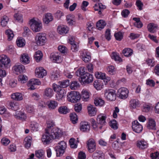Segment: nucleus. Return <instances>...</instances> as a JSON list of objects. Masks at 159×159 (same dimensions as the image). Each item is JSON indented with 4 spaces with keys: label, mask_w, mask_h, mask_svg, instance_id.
I'll return each instance as SVG.
<instances>
[{
    "label": "nucleus",
    "mask_w": 159,
    "mask_h": 159,
    "mask_svg": "<svg viewBox=\"0 0 159 159\" xmlns=\"http://www.w3.org/2000/svg\"><path fill=\"white\" fill-rule=\"evenodd\" d=\"M55 124L53 121H49L47 128L45 129V133L42 135V140L44 144L49 143L54 139H58L62 134L60 129L54 127Z\"/></svg>",
    "instance_id": "f257e3e1"
},
{
    "label": "nucleus",
    "mask_w": 159,
    "mask_h": 159,
    "mask_svg": "<svg viewBox=\"0 0 159 159\" xmlns=\"http://www.w3.org/2000/svg\"><path fill=\"white\" fill-rule=\"evenodd\" d=\"M66 143L62 141L58 143V145L55 147V149L56 152L57 156L60 157L63 155L66 148Z\"/></svg>",
    "instance_id": "f03ea898"
},
{
    "label": "nucleus",
    "mask_w": 159,
    "mask_h": 159,
    "mask_svg": "<svg viewBox=\"0 0 159 159\" xmlns=\"http://www.w3.org/2000/svg\"><path fill=\"white\" fill-rule=\"evenodd\" d=\"M104 96L107 100L110 101H114L116 99V91L113 89H106L104 91Z\"/></svg>",
    "instance_id": "7ed1b4c3"
},
{
    "label": "nucleus",
    "mask_w": 159,
    "mask_h": 159,
    "mask_svg": "<svg viewBox=\"0 0 159 159\" xmlns=\"http://www.w3.org/2000/svg\"><path fill=\"white\" fill-rule=\"evenodd\" d=\"M80 95L78 92L73 91L69 93L67 95V100L71 102H78L80 99Z\"/></svg>",
    "instance_id": "20e7f679"
},
{
    "label": "nucleus",
    "mask_w": 159,
    "mask_h": 159,
    "mask_svg": "<svg viewBox=\"0 0 159 159\" xmlns=\"http://www.w3.org/2000/svg\"><path fill=\"white\" fill-rule=\"evenodd\" d=\"M31 29L35 32L40 31L42 28V24L40 21H37L34 19H32L29 22Z\"/></svg>",
    "instance_id": "39448f33"
},
{
    "label": "nucleus",
    "mask_w": 159,
    "mask_h": 159,
    "mask_svg": "<svg viewBox=\"0 0 159 159\" xmlns=\"http://www.w3.org/2000/svg\"><path fill=\"white\" fill-rule=\"evenodd\" d=\"M35 40L37 45H43L45 44L46 40L45 34L42 33H38L35 37Z\"/></svg>",
    "instance_id": "423d86ee"
},
{
    "label": "nucleus",
    "mask_w": 159,
    "mask_h": 159,
    "mask_svg": "<svg viewBox=\"0 0 159 159\" xmlns=\"http://www.w3.org/2000/svg\"><path fill=\"white\" fill-rule=\"evenodd\" d=\"M10 62V59L6 55H2L0 56V67L8 68Z\"/></svg>",
    "instance_id": "0eeeda50"
},
{
    "label": "nucleus",
    "mask_w": 159,
    "mask_h": 159,
    "mask_svg": "<svg viewBox=\"0 0 159 159\" xmlns=\"http://www.w3.org/2000/svg\"><path fill=\"white\" fill-rule=\"evenodd\" d=\"M132 124V127L133 131L138 133L141 132L143 129V126L139 123L137 120L134 121Z\"/></svg>",
    "instance_id": "6e6552de"
},
{
    "label": "nucleus",
    "mask_w": 159,
    "mask_h": 159,
    "mask_svg": "<svg viewBox=\"0 0 159 159\" xmlns=\"http://www.w3.org/2000/svg\"><path fill=\"white\" fill-rule=\"evenodd\" d=\"M118 93L120 98L125 99L128 97L129 91L125 88H121L118 89Z\"/></svg>",
    "instance_id": "1a4fd4ad"
},
{
    "label": "nucleus",
    "mask_w": 159,
    "mask_h": 159,
    "mask_svg": "<svg viewBox=\"0 0 159 159\" xmlns=\"http://www.w3.org/2000/svg\"><path fill=\"white\" fill-rule=\"evenodd\" d=\"M49 58L51 61L54 62L59 63L61 62L62 61L61 55L58 53H51Z\"/></svg>",
    "instance_id": "9d476101"
},
{
    "label": "nucleus",
    "mask_w": 159,
    "mask_h": 159,
    "mask_svg": "<svg viewBox=\"0 0 159 159\" xmlns=\"http://www.w3.org/2000/svg\"><path fill=\"white\" fill-rule=\"evenodd\" d=\"M35 75L38 77L42 78L47 75V72L42 67L36 68L35 70Z\"/></svg>",
    "instance_id": "9b49d317"
},
{
    "label": "nucleus",
    "mask_w": 159,
    "mask_h": 159,
    "mask_svg": "<svg viewBox=\"0 0 159 159\" xmlns=\"http://www.w3.org/2000/svg\"><path fill=\"white\" fill-rule=\"evenodd\" d=\"M140 105V102L137 99H132L129 102V107L131 109L136 108L139 107Z\"/></svg>",
    "instance_id": "f8f14e48"
},
{
    "label": "nucleus",
    "mask_w": 159,
    "mask_h": 159,
    "mask_svg": "<svg viewBox=\"0 0 159 159\" xmlns=\"http://www.w3.org/2000/svg\"><path fill=\"white\" fill-rule=\"evenodd\" d=\"M79 80L82 85L89 84V74L86 73L85 75L79 78Z\"/></svg>",
    "instance_id": "ddd939ff"
},
{
    "label": "nucleus",
    "mask_w": 159,
    "mask_h": 159,
    "mask_svg": "<svg viewBox=\"0 0 159 159\" xmlns=\"http://www.w3.org/2000/svg\"><path fill=\"white\" fill-rule=\"evenodd\" d=\"M66 95V92L64 89H61L58 91L56 95V100L61 101L65 98Z\"/></svg>",
    "instance_id": "4468645a"
},
{
    "label": "nucleus",
    "mask_w": 159,
    "mask_h": 159,
    "mask_svg": "<svg viewBox=\"0 0 159 159\" xmlns=\"http://www.w3.org/2000/svg\"><path fill=\"white\" fill-rule=\"evenodd\" d=\"M93 159H105V154L101 151L97 150L92 155Z\"/></svg>",
    "instance_id": "2eb2a0df"
},
{
    "label": "nucleus",
    "mask_w": 159,
    "mask_h": 159,
    "mask_svg": "<svg viewBox=\"0 0 159 159\" xmlns=\"http://www.w3.org/2000/svg\"><path fill=\"white\" fill-rule=\"evenodd\" d=\"M94 10L98 11V13L101 15L102 14V11L106 8V6L101 3H96L93 6Z\"/></svg>",
    "instance_id": "dca6fc26"
},
{
    "label": "nucleus",
    "mask_w": 159,
    "mask_h": 159,
    "mask_svg": "<svg viewBox=\"0 0 159 159\" xmlns=\"http://www.w3.org/2000/svg\"><path fill=\"white\" fill-rule=\"evenodd\" d=\"M95 95L93 96L94 99V103L96 106H102L105 104V102L102 98L98 97H95Z\"/></svg>",
    "instance_id": "f3484780"
},
{
    "label": "nucleus",
    "mask_w": 159,
    "mask_h": 159,
    "mask_svg": "<svg viewBox=\"0 0 159 159\" xmlns=\"http://www.w3.org/2000/svg\"><path fill=\"white\" fill-rule=\"evenodd\" d=\"M156 124L155 120L151 118L148 119V122L147 124V128L149 130H155Z\"/></svg>",
    "instance_id": "a211bd4d"
},
{
    "label": "nucleus",
    "mask_w": 159,
    "mask_h": 159,
    "mask_svg": "<svg viewBox=\"0 0 159 159\" xmlns=\"http://www.w3.org/2000/svg\"><path fill=\"white\" fill-rule=\"evenodd\" d=\"M89 125L88 122H81L80 124V129L83 132H88L89 130Z\"/></svg>",
    "instance_id": "6ab92c4d"
},
{
    "label": "nucleus",
    "mask_w": 159,
    "mask_h": 159,
    "mask_svg": "<svg viewBox=\"0 0 159 159\" xmlns=\"http://www.w3.org/2000/svg\"><path fill=\"white\" fill-rule=\"evenodd\" d=\"M80 57L82 60L85 63H88L89 60V53L87 52L86 51H84L80 52Z\"/></svg>",
    "instance_id": "aec40b11"
},
{
    "label": "nucleus",
    "mask_w": 159,
    "mask_h": 159,
    "mask_svg": "<svg viewBox=\"0 0 159 159\" xmlns=\"http://www.w3.org/2000/svg\"><path fill=\"white\" fill-rule=\"evenodd\" d=\"M13 69L15 71L19 73H23L25 71V66L21 64L16 65L14 66Z\"/></svg>",
    "instance_id": "412c9836"
},
{
    "label": "nucleus",
    "mask_w": 159,
    "mask_h": 159,
    "mask_svg": "<svg viewBox=\"0 0 159 159\" xmlns=\"http://www.w3.org/2000/svg\"><path fill=\"white\" fill-rule=\"evenodd\" d=\"M53 19V17L52 14L50 13H47L45 15L43 20L45 24H48L50 22L52 21Z\"/></svg>",
    "instance_id": "4be33fe9"
},
{
    "label": "nucleus",
    "mask_w": 159,
    "mask_h": 159,
    "mask_svg": "<svg viewBox=\"0 0 159 159\" xmlns=\"http://www.w3.org/2000/svg\"><path fill=\"white\" fill-rule=\"evenodd\" d=\"M69 30V28L65 26H59L57 28L58 32L60 34H64L67 33Z\"/></svg>",
    "instance_id": "5701e85b"
},
{
    "label": "nucleus",
    "mask_w": 159,
    "mask_h": 159,
    "mask_svg": "<svg viewBox=\"0 0 159 159\" xmlns=\"http://www.w3.org/2000/svg\"><path fill=\"white\" fill-rule=\"evenodd\" d=\"M82 98L84 101L89 100V91L86 89H83L81 93Z\"/></svg>",
    "instance_id": "b1692460"
},
{
    "label": "nucleus",
    "mask_w": 159,
    "mask_h": 159,
    "mask_svg": "<svg viewBox=\"0 0 159 159\" xmlns=\"http://www.w3.org/2000/svg\"><path fill=\"white\" fill-rule=\"evenodd\" d=\"M19 104L18 103L13 102H10L8 105L9 108L14 111H16L19 109Z\"/></svg>",
    "instance_id": "393cba45"
},
{
    "label": "nucleus",
    "mask_w": 159,
    "mask_h": 159,
    "mask_svg": "<svg viewBox=\"0 0 159 159\" xmlns=\"http://www.w3.org/2000/svg\"><path fill=\"white\" fill-rule=\"evenodd\" d=\"M137 146L140 149H144L148 147V144L146 141L141 140L138 141Z\"/></svg>",
    "instance_id": "a878e982"
},
{
    "label": "nucleus",
    "mask_w": 159,
    "mask_h": 159,
    "mask_svg": "<svg viewBox=\"0 0 159 159\" xmlns=\"http://www.w3.org/2000/svg\"><path fill=\"white\" fill-rule=\"evenodd\" d=\"M97 118L99 124L103 125H104L106 123L107 116L104 114H101L98 116Z\"/></svg>",
    "instance_id": "bb28decb"
},
{
    "label": "nucleus",
    "mask_w": 159,
    "mask_h": 159,
    "mask_svg": "<svg viewBox=\"0 0 159 159\" xmlns=\"http://www.w3.org/2000/svg\"><path fill=\"white\" fill-rule=\"evenodd\" d=\"M86 69L84 67H81L79 68L76 72L75 74L78 76H81L86 74V73H88L86 71Z\"/></svg>",
    "instance_id": "cd10ccee"
},
{
    "label": "nucleus",
    "mask_w": 159,
    "mask_h": 159,
    "mask_svg": "<svg viewBox=\"0 0 159 159\" xmlns=\"http://www.w3.org/2000/svg\"><path fill=\"white\" fill-rule=\"evenodd\" d=\"M11 98L17 101H20L23 99L22 94L19 93H16L11 95Z\"/></svg>",
    "instance_id": "c85d7f7f"
},
{
    "label": "nucleus",
    "mask_w": 159,
    "mask_h": 159,
    "mask_svg": "<svg viewBox=\"0 0 159 159\" xmlns=\"http://www.w3.org/2000/svg\"><path fill=\"white\" fill-rule=\"evenodd\" d=\"M48 106L50 110H53L58 106V103L53 100H51L48 102Z\"/></svg>",
    "instance_id": "c756f323"
},
{
    "label": "nucleus",
    "mask_w": 159,
    "mask_h": 159,
    "mask_svg": "<svg viewBox=\"0 0 159 159\" xmlns=\"http://www.w3.org/2000/svg\"><path fill=\"white\" fill-rule=\"evenodd\" d=\"M32 138L30 136L26 137L25 139V146L27 148H29L31 145Z\"/></svg>",
    "instance_id": "7c9ffc66"
},
{
    "label": "nucleus",
    "mask_w": 159,
    "mask_h": 159,
    "mask_svg": "<svg viewBox=\"0 0 159 159\" xmlns=\"http://www.w3.org/2000/svg\"><path fill=\"white\" fill-rule=\"evenodd\" d=\"M123 54L126 57H130L133 54L132 50L129 48H125L122 51Z\"/></svg>",
    "instance_id": "2f4dec72"
},
{
    "label": "nucleus",
    "mask_w": 159,
    "mask_h": 159,
    "mask_svg": "<svg viewBox=\"0 0 159 159\" xmlns=\"http://www.w3.org/2000/svg\"><path fill=\"white\" fill-rule=\"evenodd\" d=\"M105 21L102 20H99L96 23V26L99 30H101L103 29L106 25Z\"/></svg>",
    "instance_id": "473e14b6"
},
{
    "label": "nucleus",
    "mask_w": 159,
    "mask_h": 159,
    "mask_svg": "<svg viewBox=\"0 0 159 159\" xmlns=\"http://www.w3.org/2000/svg\"><path fill=\"white\" fill-rule=\"evenodd\" d=\"M20 60L24 64H27L30 62L29 57L26 54L24 53L22 55Z\"/></svg>",
    "instance_id": "72a5a7b5"
},
{
    "label": "nucleus",
    "mask_w": 159,
    "mask_h": 159,
    "mask_svg": "<svg viewBox=\"0 0 159 159\" xmlns=\"http://www.w3.org/2000/svg\"><path fill=\"white\" fill-rule=\"evenodd\" d=\"M157 27V25L152 23L149 24L147 26L148 30L151 33L155 32Z\"/></svg>",
    "instance_id": "f704fd0d"
},
{
    "label": "nucleus",
    "mask_w": 159,
    "mask_h": 159,
    "mask_svg": "<svg viewBox=\"0 0 159 159\" xmlns=\"http://www.w3.org/2000/svg\"><path fill=\"white\" fill-rule=\"evenodd\" d=\"M53 95V91L50 88H48L45 89L44 95L49 98L51 97Z\"/></svg>",
    "instance_id": "c9c22d12"
},
{
    "label": "nucleus",
    "mask_w": 159,
    "mask_h": 159,
    "mask_svg": "<svg viewBox=\"0 0 159 159\" xmlns=\"http://www.w3.org/2000/svg\"><path fill=\"white\" fill-rule=\"evenodd\" d=\"M67 23L70 25H72L75 24V20L74 15H68L66 17Z\"/></svg>",
    "instance_id": "e433bc0d"
},
{
    "label": "nucleus",
    "mask_w": 159,
    "mask_h": 159,
    "mask_svg": "<svg viewBox=\"0 0 159 159\" xmlns=\"http://www.w3.org/2000/svg\"><path fill=\"white\" fill-rule=\"evenodd\" d=\"M80 87L79 83L76 81L71 82L70 85V88L72 90H76Z\"/></svg>",
    "instance_id": "4c0bfd02"
},
{
    "label": "nucleus",
    "mask_w": 159,
    "mask_h": 159,
    "mask_svg": "<svg viewBox=\"0 0 159 159\" xmlns=\"http://www.w3.org/2000/svg\"><path fill=\"white\" fill-rule=\"evenodd\" d=\"M15 116L17 119H20L22 120H25L26 118L25 114L21 111L17 112L16 113Z\"/></svg>",
    "instance_id": "58836bf2"
},
{
    "label": "nucleus",
    "mask_w": 159,
    "mask_h": 159,
    "mask_svg": "<svg viewBox=\"0 0 159 159\" xmlns=\"http://www.w3.org/2000/svg\"><path fill=\"white\" fill-rule=\"evenodd\" d=\"M34 57L35 60L38 62L42 59L43 54L41 51L39 50L36 52Z\"/></svg>",
    "instance_id": "ea45409f"
},
{
    "label": "nucleus",
    "mask_w": 159,
    "mask_h": 159,
    "mask_svg": "<svg viewBox=\"0 0 159 159\" xmlns=\"http://www.w3.org/2000/svg\"><path fill=\"white\" fill-rule=\"evenodd\" d=\"M58 111L60 114H65L69 112V110L66 106H61L58 108Z\"/></svg>",
    "instance_id": "a19ab883"
},
{
    "label": "nucleus",
    "mask_w": 159,
    "mask_h": 159,
    "mask_svg": "<svg viewBox=\"0 0 159 159\" xmlns=\"http://www.w3.org/2000/svg\"><path fill=\"white\" fill-rule=\"evenodd\" d=\"M96 149V143L93 139H90V152H93Z\"/></svg>",
    "instance_id": "79ce46f5"
},
{
    "label": "nucleus",
    "mask_w": 159,
    "mask_h": 159,
    "mask_svg": "<svg viewBox=\"0 0 159 159\" xmlns=\"http://www.w3.org/2000/svg\"><path fill=\"white\" fill-rule=\"evenodd\" d=\"M51 75L52 79L56 80L60 76L59 72L57 70H53L51 72Z\"/></svg>",
    "instance_id": "37998d69"
},
{
    "label": "nucleus",
    "mask_w": 159,
    "mask_h": 159,
    "mask_svg": "<svg viewBox=\"0 0 159 159\" xmlns=\"http://www.w3.org/2000/svg\"><path fill=\"white\" fill-rule=\"evenodd\" d=\"M35 156L39 158L43 159L44 157V153L42 150H39L35 152Z\"/></svg>",
    "instance_id": "c03bdc74"
},
{
    "label": "nucleus",
    "mask_w": 159,
    "mask_h": 159,
    "mask_svg": "<svg viewBox=\"0 0 159 159\" xmlns=\"http://www.w3.org/2000/svg\"><path fill=\"white\" fill-rule=\"evenodd\" d=\"M111 57L112 59L116 61H118L119 62L122 61V59L116 52H112Z\"/></svg>",
    "instance_id": "a18cd8bd"
},
{
    "label": "nucleus",
    "mask_w": 159,
    "mask_h": 159,
    "mask_svg": "<svg viewBox=\"0 0 159 159\" xmlns=\"http://www.w3.org/2000/svg\"><path fill=\"white\" fill-rule=\"evenodd\" d=\"M38 126L39 125L38 123L34 122H32L30 127L32 130L36 131L38 130Z\"/></svg>",
    "instance_id": "49530a36"
},
{
    "label": "nucleus",
    "mask_w": 159,
    "mask_h": 159,
    "mask_svg": "<svg viewBox=\"0 0 159 159\" xmlns=\"http://www.w3.org/2000/svg\"><path fill=\"white\" fill-rule=\"evenodd\" d=\"M5 33L7 36L8 40L9 41L11 40L14 36L12 31L11 30H8L6 31Z\"/></svg>",
    "instance_id": "de8ad7c7"
},
{
    "label": "nucleus",
    "mask_w": 159,
    "mask_h": 159,
    "mask_svg": "<svg viewBox=\"0 0 159 159\" xmlns=\"http://www.w3.org/2000/svg\"><path fill=\"white\" fill-rule=\"evenodd\" d=\"M107 71L108 73L111 75H113L116 73V69L114 66H110L107 68Z\"/></svg>",
    "instance_id": "09e8293b"
},
{
    "label": "nucleus",
    "mask_w": 159,
    "mask_h": 159,
    "mask_svg": "<svg viewBox=\"0 0 159 159\" xmlns=\"http://www.w3.org/2000/svg\"><path fill=\"white\" fill-rule=\"evenodd\" d=\"M69 80H64L59 82V86L61 87L65 88L67 87L69 84Z\"/></svg>",
    "instance_id": "8fccbe9b"
},
{
    "label": "nucleus",
    "mask_w": 159,
    "mask_h": 159,
    "mask_svg": "<svg viewBox=\"0 0 159 159\" xmlns=\"http://www.w3.org/2000/svg\"><path fill=\"white\" fill-rule=\"evenodd\" d=\"M70 118L73 124H75L78 120V118L76 114L75 113H73L70 114Z\"/></svg>",
    "instance_id": "3c124183"
},
{
    "label": "nucleus",
    "mask_w": 159,
    "mask_h": 159,
    "mask_svg": "<svg viewBox=\"0 0 159 159\" xmlns=\"http://www.w3.org/2000/svg\"><path fill=\"white\" fill-rule=\"evenodd\" d=\"M110 125L111 127L114 129H116L118 128V125L116 121L115 120H111L110 122Z\"/></svg>",
    "instance_id": "603ef678"
},
{
    "label": "nucleus",
    "mask_w": 159,
    "mask_h": 159,
    "mask_svg": "<svg viewBox=\"0 0 159 159\" xmlns=\"http://www.w3.org/2000/svg\"><path fill=\"white\" fill-rule=\"evenodd\" d=\"M14 19L20 22H22V16L21 14L19 13H16L14 15Z\"/></svg>",
    "instance_id": "864d4df0"
},
{
    "label": "nucleus",
    "mask_w": 159,
    "mask_h": 159,
    "mask_svg": "<svg viewBox=\"0 0 159 159\" xmlns=\"http://www.w3.org/2000/svg\"><path fill=\"white\" fill-rule=\"evenodd\" d=\"M8 21V18L7 16H4L2 19L1 22V25L2 27L5 26L7 23Z\"/></svg>",
    "instance_id": "5fc2aeb1"
},
{
    "label": "nucleus",
    "mask_w": 159,
    "mask_h": 159,
    "mask_svg": "<svg viewBox=\"0 0 159 159\" xmlns=\"http://www.w3.org/2000/svg\"><path fill=\"white\" fill-rule=\"evenodd\" d=\"M90 122L91 123V125L93 129L95 130H97L98 129V125L96 121L93 118H92L90 119Z\"/></svg>",
    "instance_id": "6e6d98bb"
},
{
    "label": "nucleus",
    "mask_w": 159,
    "mask_h": 159,
    "mask_svg": "<svg viewBox=\"0 0 159 159\" xmlns=\"http://www.w3.org/2000/svg\"><path fill=\"white\" fill-rule=\"evenodd\" d=\"M17 45L20 47L24 46L25 45V41L24 39H20L16 41Z\"/></svg>",
    "instance_id": "4d7b16f0"
},
{
    "label": "nucleus",
    "mask_w": 159,
    "mask_h": 159,
    "mask_svg": "<svg viewBox=\"0 0 159 159\" xmlns=\"http://www.w3.org/2000/svg\"><path fill=\"white\" fill-rule=\"evenodd\" d=\"M28 77L25 75H21L19 76L18 80L22 83H26Z\"/></svg>",
    "instance_id": "13d9d810"
},
{
    "label": "nucleus",
    "mask_w": 159,
    "mask_h": 159,
    "mask_svg": "<svg viewBox=\"0 0 159 159\" xmlns=\"http://www.w3.org/2000/svg\"><path fill=\"white\" fill-rule=\"evenodd\" d=\"M30 85H40L41 83L38 79H32L30 81Z\"/></svg>",
    "instance_id": "bf43d9fd"
},
{
    "label": "nucleus",
    "mask_w": 159,
    "mask_h": 159,
    "mask_svg": "<svg viewBox=\"0 0 159 159\" xmlns=\"http://www.w3.org/2000/svg\"><path fill=\"white\" fill-rule=\"evenodd\" d=\"M96 108L93 106L90 105V116H93L96 115Z\"/></svg>",
    "instance_id": "052dcab7"
},
{
    "label": "nucleus",
    "mask_w": 159,
    "mask_h": 159,
    "mask_svg": "<svg viewBox=\"0 0 159 159\" xmlns=\"http://www.w3.org/2000/svg\"><path fill=\"white\" fill-rule=\"evenodd\" d=\"M145 61L148 66L151 67H153L155 65V61H153V59L148 58Z\"/></svg>",
    "instance_id": "680f3d73"
},
{
    "label": "nucleus",
    "mask_w": 159,
    "mask_h": 159,
    "mask_svg": "<svg viewBox=\"0 0 159 159\" xmlns=\"http://www.w3.org/2000/svg\"><path fill=\"white\" fill-rule=\"evenodd\" d=\"M96 78L103 80L105 78L106 74L102 73L97 72L95 74Z\"/></svg>",
    "instance_id": "e2e57ef3"
},
{
    "label": "nucleus",
    "mask_w": 159,
    "mask_h": 159,
    "mask_svg": "<svg viewBox=\"0 0 159 159\" xmlns=\"http://www.w3.org/2000/svg\"><path fill=\"white\" fill-rule=\"evenodd\" d=\"M69 143L71 148H74L77 147V145L75 143V140L74 139H70L69 141Z\"/></svg>",
    "instance_id": "0e129e2a"
},
{
    "label": "nucleus",
    "mask_w": 159,
    "mask_h": 159,
    "mask_svg": "<svg viewBox=\"0 0 159 159\" xmlns=\"http://www.w3.org/2000/svg\"><path fill=\"white\" fill-rule=\"evenodd\" d=\"M7 75V73L5 70L0 69V83L1 82L3 78Z\"/></svg>",
    "instance_id": "69168bd1"
},
{
    "label": "nucleus",
    "mask_w": 159,
    "mask_h": 159,
    "mask_svg": "<svg viewBox=\"0 0 159 159\" xmlns=\"http://www.w3.org/2000/svg\"><path fill=\"white\" fill-rule=\"evenodd\" d=\"M114 36L117 40L120 41L123 38V34L121 32H119L115 33Z\"/></svg>",
    "instance_id": "338daca9"
},
{
    "label": "nucleus",
    "mask_w": 159,
    "mask_h": 159,
    "mask_svg": "<svg viewBox=\"0 0 159 159\" xmlns=\"http://www.w3.org/2000/svg\"><path fill=\"white\" fill-rule=\"evenodd\" d=\"M82 105L81 104L78 103L76 104L74 106V109L76 112H79L81 110Z\"/></svg>",
    "instance_id": "774afa93"
}]
</instances>
